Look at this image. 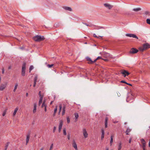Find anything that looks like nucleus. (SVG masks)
<instances>
[{"mask_svg": "<svg viewBox=\"0 0 150 150\" xmlns=\"http://www.w3.org/2000/svg\"><path fill=\"white\" fill-rule=\"evenodd\" d=\"M146 23L149 24H150V19H147L146 20Z\"/></svg>", "mask_w": 150, "mask_h": 150, "instance_id": "obj_38", "label": "nucleus"}, {"mask_svg": "<svg viewBox=\"0 0 150 150\" xmlns=\"http://www.w3.org/2000/svg\"><path fill=\"white\" fill-rule=\"evenodd\" d=\"M11 66H9L8 67V69H11Z\"/></svg>", "mask_w": 150, "mask_h": 150, "instance_id": "obj_61", "label": "nucleus"}, {"mask_svg": "<svg viewBox=\"0 0 150 150\" xmlns=\"http://www.w3.org/2000/svg\"><path fill=\"white\" fill-rule=\"evenodd\" d=\"M104 135L102 134L101 137V139H103L104 138Z\"/></svg>", "mask_w": 150, "mask_h": 150, "instance_id": "obj_54", "label": "nucleus"}, {"mask_svg": "<svg viewBox=\"0 0 150 150\" xmlns=\"http://www.w3.org/2000/svg\"><path fill=\"white\" fill-rule=\"evenodd\" d=\"M110 54L107 52H105L102 54L103 57L106 58H108V57L110 56Z\"/></svg>", "mask_w": 150, "mask_h": 150, "instance_id": "obj_13", "label": "nucleus"}, {"mask_svg": "<svg viewBox=\"0 0 150 150\" xmlns=\"http://www.w3.org/2000/svg\"><path fill=\"white\" fill-rule=\"evenodd\" d=\"M93 36L94 37L97 38H102V37L101 36H97L95 34H93Z\"/></svg>", "mask_w": 150, "mask_h": 150, "instance_id": "obj_30", "label": "nucleus"}, {"mask_svg": "<svg viewBox=\"0 0 150 150\" xmlns=\"http://www.w3.org/2000/svg\"><path fill=\"white\" fill-rule=\"evenodd\" d=\"M97 60H98V59H103V58H102V57H100V56H98V57L97 58H96Z\"/></svg>", "mask_w": 150, "mask_h": 150, "instance_id": "obj_43", "label": "nucleus"}, {"mask_svg": "<svg viewBox=\"0 0 150 150\" xmlns=\"http://www.w3.org/2000/svg\"><path fill=\"white\" fill-rule=\"evenodd\" d=\"M36 108H37V105L36 104L34 103V109L33 110V113H35L36 111Z\"/></svg>", "mask_w": 150, "mask_h": 150, "instance_id": "obj_20", "label": "nucleus"}, {"mask_svg": "<svg viewBox=\"0 0 150 150\" xmlns=\"http://www.w3.org/2000/svg\"><path fill=\"white\" fill-rule=\"evenodd\" d=\"M18 107H17L16 108L15 110H14V112L13 113V117H14L16 114V113L17 112L18 110Z\"/></svg>", "mask_w": 150, "mask_h": 150, "instance_id": "obj_22", "label": "nucleus"}, {"mask_svg": "<svg viewBox=\"0 0 150 150\" xmlns=\"http://www.w3.org/2000/svg\"><path fill=\"white\" fill-rule=\"evenodd\" d=\"M149 48H150V45L148 43H146L143 45L142 47H140L139 50V51L143 52L144 50Z\"/></svg>", "mask_w": 150, "mask_h": 150, "instance_id": "obj_2", "label": "nucleus"}, {"mask_svg": "<svg viewBox=\"0 0 150 150\" xmlns=\"http://www.w3.org/2000/svg\"><path fill=\"white\" fill-rule=\"evenodd\" d=\"M94 26L95 27L94 29H98L100 28H104L102 26H98L95 25H94Z\"/></svg>", "mask_w": 150, "mask_h": 150, "instance_id": "obj_25", "label": "nucleus"}, {"mask_svg": "<svg viewBox=\"0 0 150 150\" xmlns=\"http://www.w3.org/2000/svg\"><path fill=\"white\" fill-rule=\"evenodd\" d=\"M63 134L64 135H66L67 134L66 132V129L65 128H64L63 129Z\"/></svg>", "mask_w": 150, "mask_h": 150, "instance_id": "obj_33", "label": "nucleus"}, {"mask_svg": "<svg viewBox=\"0 0 150 150\" xmlns=\"http://www.w3.org/2000/svg\"><path fill=\"white\" fill-rule=\"evenodd\" d=\"M74 115L75 117L76 118V119L75 120V122H76L77 121V119L79 117V115L77 113H75L74 114Z\"/></svg>", "mask_w": 150, "mask_h": 150, "instance_id": "obj_24", "label": "nucleus"}, {"mask_svg": "<svg viewBox=\"0 0 150 150\" xmlns=\"http://www.w3.org/2000/svg\"><path fill=\"white\" fill-rule=\"evenodd\" d=\"M121 82L122 83H125L126 84L127 83L125 81L122 80L121 81Z\"/></svg>", "mask_w": 150, "mask_h": 150, "instance_id": "obj_49", "label": "nucleus"}, {"mask_svg": "<svg viewBox=\"0 0 150 150\" xmlns=\"http://www.w3.org/2000/svg\"><path fill=\"white\" fill-rule=\"evenodd\" d=\"M142 148H143V150H146L145 149V147H142Z\"/></svg>", "mask_w": 150, "mask_h": 150, "instance_id": "obj_64", "label": "nucleus"}, {"mask_svg": "<svg viewBox=\"0 0 150 150\" xmlns=\"http://www.w3.org/2000/svg\"><path fill=\"white\" fill-rule=\"evenodd\" d=\"M67 138H68V139H69V140L70 139V136H69V134H68V135H67Z\"/></svg>", "mask_w": 150, "mask_h": 150, "instance_id": "obj_57", "label": "nucleus"}, {"mask_svg": "<svg viewBox=\"0 0 150 150\" xmlns=\"http://www.w3.org/2000/svg\"><path fill=\"white\" fill-rule=\"evenodd\" d=\"M126 84H127L129 85L130 86H132V85L130 83H126Z\"/></svg>", "mask_w": 150, "mask_h": 150, "instance_id": "obj_59", "label": "nucleus"}, {"mask_svg": "<svg viewBox=\"0 0 150 150\" xmlns=\"http://www.w3.org/2000/svg\"><path fill=\"white\" fill-rule=\"evenodd\" d=\"M108 118L107 117H106L105 119V127L107 128L108 127Z\"/></svg>", "mask_w": 150, "mask_h": 150, "instance_id": "obj_15", "label": "nucleus"}, {"mask_svg": "<svg viewBox=\"0 0 150 150\" xmlns=\"http://www.w3.org/2000/svg\"><path fill=\"white\" fill-rule=\"evenodd\" d=\"M83 23V24H84V25H86V26H91V25H89L88 24H87V23Z\"/></svg>", "mask_w": 150, "mask_h": 150, "instance_id": "obj_48", "label": "nucleus"}, {"mask_svg": "<svg viewBox=\"0 0 150 150\" xmlns=\"http://www.w3.org/2000/svg\"><path fill=\"white\" fill-rule=\"evenodd\" d=\"M141 10L140 8H135L133 9V10L134 11H139Z\"/></svg>", "mask_w": 150, "mask_h": 150, "instance_id": "obj_29", "label": "nucleus"}, {"mask_svg": "<svg viewBox=\"0 0 150 150\" xmlns=\"http://www.w3.org/2000/svg\"><path fill=\"white\" fill-rule=\"evenodd\" d=\"M56 129V127H54L53 130V132H55Z\"/></svg>", "mask_w": 150, "mask_h": 150, "instance_id": "obj_52", "label": "nucleus"}, {"mask_svg": "<svg viewBox=\"0 0 150 150\" xmlns=\"http://www.w3.org/2000/svg\"><path fill=\"white\" fill-rule=\"evenodd\" d=\"M101 132H102V134L104 135L105 133H104V130L102 129H101Z\"/></svg>", "mask_w": 150, "mask_h": 150, "instance_id": "obj_44", "label": "nucleus"}, {"mask_svg": "<svg viewBox=\"0 0 150 150\" xmlns=\"http://www.w3.org/2000/svg\"><path fill=\"white\" fill-rule=\"evenodd\" d=\"M42 98H40L39 102V103L38 105L39 106H40V105L41 104L42 102Z\"/></svg>", "mask_w": 150, "mask_h": 150, "instance_id": "obj_34", "label": "nucleus"}, {"mask_svg": "<svg viewBox=\"0 0 150 150\" xmlns=\"http://www.w3.org/2000/svg\"><path fill=\"white\" fill-rule=\"evenodd\" d=\"M57 106H56L55 107V108L54 109V114L53 115V116L54 117L57 111Z\"/></svg>", "mask_w": 150, "mask_h": 150, "instance_id": "obj_23", "label": "nucleus"}, {"mask_svg": "<svg viewBox=\"0 0 150 150\" xmlns=\"http://www.w3.org/2000/svg\"><path fill=\"white\" fill-rule=\"evenodd\" d=\"M83 134L85 138H86L88 137V134L85 129H83Z\"/></svg>", "mask_w": 150, "mask_h": 150, "instance_id": "obj_10", "label": "nucleus"}, {"mask_svg": "<svg viewBox=\"0 0 150 150\" xmlns=\"http://www.w3.org/2000/svg\"><path fill=\"white\" fill-rule=\"evenodd\" d=\"M6 110H5L4 112H3L2 113V116H4L6 114Z\"/></svg>", "mask_w": 150, "mask_h": 150, "instance_id": "obj_40", "label": "nucleus"}, {"mask_svg": "<svg viewBox=\"0 0 150 150\" xmlns=\"http://www.w3.org/2000/svg\"><path fill=\"white\" fill-rule=\"evenodd\" d=\"M63 121L62 120H60V121L59 128L62 129L63 125Z\"/></svg>", "mask_w": 150, "mask_h": 150, "instance_id": "obj_21", "label": "nucleus"}, {"mask_svg": "<svg viewBox=\"0 0 150 150\" xmlns=\"http://www.w3.org/2000/svg\"><path fill=\"white\" fill-rule=\"evenodd\" d=\"M142 147H145L146 145V142L143 143Z\"/></svg>", "mask_w": 150, "mask_h": 150, "instance_id": "obj_45", "label": "nucleus"}, {"mask_svg": "<svg viewBox=\"0 0 150 150\" xmlns=\"http://www.w3.org/2000/svg\"><path fill=\"white\" fill-rule=\"evenodd\" d=\"M97 60V59H95L94 61H93L92 64H93V63L96 62Z\"/></svg>", "mask_w": 150, "mask_h": 150, "instance_id": "obj_55", "label": "nucleus"}, {"mask_svg": "<svg viewBox=\"0 0 150 150\" xmlns=\"http://www.w3.org/2000/svg\"><path fill=\"white\" fill-rule=\"evenodd\" d=\"M54 65L53 64H48L47 65V66L49 68H51L52 67H53L54 66Z\"/></svg>", "mask_w": 150, "mask_h": 150, "instance_id": "obj_39", "label": "nucleus"}, {"mask_svg": "<svg viewBox=\"0 0 150 150\" xmlns=\"http://www.w3.org/2000/svg\"><path fill=\"white\" fill-rule=\"evenodd\" d=\"M2 74H4V68H3L2 69Z\"/></svg>", "mask_w": 150, "mask_h": 150, "instance_id": "obj_53", "label": "nucleus"}, {"mask_svg": "<svg viewBox=\"0 0 150 150\" xmlns=\"http://www.w3.org/2000/svg\"><path fill=\"white\" fill-rule=\"evenodd\" d=\"M102 59L103 60H104L105 62H107L108 61V59H104L103 58Z\"/></svg>", "mask_w": 150, "mask_h": 150, "instance_id": "obj_51", "label": "nucleus"}, {"mask_svg": "<svg viewBox=\"0 0 150 150\" xmlns=\"http://www.w3.org/2000/svg\"><path fill=\"white\" fill-rule=\"evenodd\" d=\"M141 142L142 143L145 142L144 140L143 139H141Z\"/></svg>", "mask_w": 150, "mask_h": 150, "instance_id": "obj_47", "label": "nucleus"}, {"mask_svg": "<svg viewBox=\"0 0 150 150\" xmlns=\"http://www.w3.org/2000/svg\"><path fill=\"white\" fill-rule=\"evenodd\" d=\"M113 136L112 135L110 137L111 139H110V146H111L112 145V143L113 142Z\"/></svg>", "mask_w": 150, "mask_h": 150, "instance_id": "obj_28", "label": "nucleus"}, {"mask_svg": "<svg viewBox=\"0 0 150 150\" xmlns=\"http://www.w3.org/2000/svg\"><path fill=\"white\" fill-rule=\"evenodd\" d=\"M120 74H122V76L125 77L126 76H128L130 74V73H129L127 71L123 70L121 71Z\"/></svg>", "mask_w": 150, "mask_h": 150, "instance_id": "obj_4", "label": "nucleus"}, {"mask_svg": "<svg viewBox=\"0 0 150 150\" xmlns=\"http://www.w3.org/2000/svg\"><path fill=\"white\" fill-rule=\"evenodd\" d=\"M65 106H64L62 109V115H64L65 111Z\"/></svg>", "mask_w": 150, "mask_h": 150, "instance_id": "obj_27", "label": "nucleus"}, {"mask_svg": "<svg viewBox=\"0 0 150 150\" xmlns=\"http://www.w3.org/2000/svg\"><path fill=\"white\" fill-rule=\"evenodd\" d=\"M26 64L25 62H23L21 71V75L22 76H24L25 75V71L26 69Z\"/></svg>", "mask_w": 150, "mask_h": 150, "instance_id": "obj_3", "label": "nucleus"}, {"mask_svg": "<svg viewBox=\"0 0 150 150\" xmlns=\"http://www.w3.org/2000/svg\"><path fill=\"white\" fill-rule=\"evenodd\" d=\"M34 41L37 42H40L45 40V38L43 36L37 35L33 37Z\"/></svg>", "mask_w": 150, "mask_h": 150, "instance_id": "obj_1", "label": "nucleus"}, {"mask_svg": "<svg viewBox=\"0 0 150 150\" xmlns=\"http://www.w3.org/2000/svg\"><path fill=\"white\" fill-rule=\"evenodd\" d=\"M34 67L33 66L31 65L30 66L29 68V72H30L33 69Z\"/></svg>", "mask_w": 150, "mask_h": 150, "instance_id": "obj_35", "label": "nucleus"}, {"mask_svg": "<svg viewBox=\"0 0 150 150\" xmlns=\"http://www.w3.org/2000/svg\"><path fill=\"white\" fill-rule=\"evenodd\" d=\"M41 91H40L39 92V93H38V95H39V96H41Z\"/></svg>", "mask_w": 150, "mask_h": 150, "instance_id": "obj_56", "label": "nucleus"}, {"mask_svg": "<svg viewBox=\"0 0 150 150\" xmlns=\"http://www.w3.org/2000/svg\"><path fill=\"white\" fill-rule=\"evenodd\" d=\"M9 144H10V142H7L6 146H5V149H7L8 146Z\"/></svg>", "mask_w": 150, "mask_h": 150, "instance_id": "obj_37", "label": "nucleus"}, {"mask_svg": "<svg viewBox=\"0 0 150 150\" xmlns=\"http://www.w3.org/2000/svg\"><path fill=\"white\" fill-rule=\"evenodd\" d=\"M61 129H62L59 128L58 131L59 132H61Z\"/></svg>", "mask_w": 150, "mask_h": 150, "instance_id": "obj_58", "label": "nucleus"}, {"mask_svg": "<svg viewBox=\"0 0 150 150\" xmlns=\"http://www.w3.org/2000/svg\"><path fill=\"white\" fill-rule=\"evenodd\" d=\"M131 131V129H129L128 127L127 128V129L126 131V134H129L128 133L130 132Z\"/></svg>", "mask_w": 150, "mask_h": 150, "instance_id": "obj_26", "label": "nucleus"}, {"mask_svg": "<svg viewBox=\"0 0 150 150\" xmlns=\"http://www.w3.org/2000/svg\"><path fill=\"white\" fill-rule=\"evenodd\" d=\"M122 148L121 143L120 142L118 146V150H121Z\"/></svg>", "mask_w": 150, "mask_h": 150, "instance_id": "obj_31", "label": "nucleus"}, {"mask_svg": "<svg viewBox=\"0 0 150 150\" xmlns=\"http://www.w3.org/2000/svg\"><path fill=\"white\" fill-rule=\"evenodd\" d=\"M144 17L145 18H147V16H150V12L149 11H145L144 13Z\"/></svg>", "mask_w": 150, "mask_h": 150, "instance_id": "obj_12", "label": "nucleus"}, {"mask_svg": "<svg viewBox=\"0 0 150 150\" xmlns=\"http://www.w3.org/2000/svg\"><path fill=\"white\" fill-rule=\"evenodd\" d=\"M37 76H35L34 78V84H33V87H35L36 84V83L37 82Z\"/></svg>", "mask_w": 150, "mask_h": 150, "instance_id": "obj_18", "label": "nucleus"}, {"mask_svg": "<svg viewBox=\"0 0 150 150\" xmlns=\"http://www.w3.org/2000/svg\"><path fill=\"white\" fill-rule=\"evenodd\" d=\"M104 6L107 8L109 10L111 9L113 7V6L108 3H105L104 4Z\"/></svg>", "mask_w": 150, "mask_h": 150, "instance_id": "obj_7", "label": "nucleus"}, {"mask_svg": "<svg viewBox=\"0 0 150 150\" xmlns=\"http://www.w3.org/2000/svg\"><path fill=\"white\" fill-rule=\"evenodd\" d=\"M138 52V50L137 49L133 48L131 49L129 52V53L130 54H134L137 53Z\"/></svg>", "mask_w": 150, "mask_h": 150, "instance_id": "obj_5", "label": "nucleus"}, {"mask_svg": "<svg viewBox=\"0 0 150 150\" xmlns=\"http://www.w3.org/2000/svg\"><path fill=\"white\" fill-rule=\"evenodd\" d=\"M7 83L5 84H1L0 86V91H3L6 87Z\"/></svg>", "mask_w": 150, "mask_h": 150, "instance_id": "obj_11", "label": "nucleus"}, {"mask_svg": "<svg viewBox=\"0 0 150 150\" xmlns=\"http://www.w3.org/2000/svg\"><path fill=\"white\" fill-rule=\"evenodd\" d=\"M40 97V98H42V99H43V98L44 97V95L43 94H42L40 96H39Z\"/></svg>", "mask_w": 150, "mask_h": 150, "instance_id": "obj_46", "label": "nucleus"}, {"mask_svg": "<svg viewBox=\"0 0 150 150\" xmlns=\"http://www.w3.org/2000/svg\"><path fill=\"white\" fill-rule=\"evenodd\" d=\"M63 8L67 11H72V10L71 8L67 6H64L63 7Z\"/></svg>", "mask_w": 150, "mask_h": 150, "instance_id": "obj_14", "label": "nucleus"}, {"mask_svg": "<svg viewBox=\"0 0 150 150\" xmlns=\"http://www.w3.org/2000/svg\"><path fill=\"white\" fill-rule=\"evenodd\" d=\"M45 102H46L45 100H43L42 103V108H43L44 107L45 111V112H46L47 111V105L45 104Z\"/></svg>", "mask_w": 150, "mask_h": 150, "instance_id": "obj_8", "label": "nucleus"}, {"mask_svg": "<svg viewBox=\"0 0 150 150\" xmlns=\"http://www.w3.org/2000/svg\"><path fill=\"white\" fill-rule=\"evenodd\" d=\"M37 76H35L34 78V84H33V87H35L36 84V83L37 82Z\"/></svg>", "mask_w": 150, "mask_h": 150, "instance_id": "obj_19", "label": "nucleus"}, {"mask_svg": "<svg viewBox=\"0 0 150 150\" xmlns=\"http://www.w3.org/2000/svg\"><path fill=\"white\" fill-rule=\"evenodd\" d=\"M30 138V134H28L26 136V144L27 145L28 143Z\"/></svg>", "mask_w": 150, "mask_h": 150, "instance_id": "obj_17", "label": "nucleus"}, {"mask_svg": "<svg viewBox=\"0 0 150 150\" xmlns=\"http://www.w3.org/2000/svg\"><path fill=\"white\" fill-rule=\"evenodd\" d=\"M105 150H109V148H108V147H106V149H105Z\"/></svg>", "mask_w": 150, "mask_h": 150, "instance_id": "obj_63", "label": "nucleus"}, {"mask_svg": "<svg viewBox=\"0 0 150 150\" xmlns=\"http://www.w3.org/2000/svg\"><path fill=\"white\" fill-rule=\"evenodd\" d=\"M67 122L68 123H69L70 122V119L69 117H67Z\"/></svg>", "mask_w": 150, "mask_h": 150, "instance_id": "obj_42", "label": "nucleus"}, {"mask_svg": "<svg viewBox=\"0 0 150 150\" xmlns=\"http://www.w3.org/2000/svg\"><path fill=\"white\" fill-rule=\"evenodd\" d=\"M72 146L76 150H78L77 144L74 140L73 141Z\"/></svg>", "mask_w": 150, "mask_h": 150, "instance_id": "obj_9", "label": "nucleus"}, {"mask_svg": "<svg viewBox=\"0 0 150 150\" xmlns=\"http://www.w3.org/2000/svg\"><path fill=\"white\" fill-rule=\"evenodd\" d=\"M149 147H150V139L149 140Z\"/></svg>", "mask_w": 150, "mask_h": 150, "instance_id": "obj_60", "label": "nucleus"}, {"mask_svg": "<svg viewBox=\"0 0 150 150\" xmlns=\"http://www.w3.org/2000/svg\"><path fill=\"white\" fill-rule=\"evenodd\" d=\"M53 146V144H52L51 145V146H50V150H52Z\"/></svg>", "mask_w": 150, "mask_h": 150, "instance_id": "obj_41", "label": "nucleus"}, {"mask_svg": "<svg viewBox=\"0 0 150 150\" xmlns=\"http://www.w3.org/2000/svg\"><path fill=\"white\" fill-rule=\"evenodd\" d=\"M59 114L60 113V112H61V111L62 110V106L61 105H59Z\"/></svg>", "mask_w": 150, "mask_h": 150, "instance_id": "obj_36", "label": "nucleus"}, {"mask_svg": "<svg viewBox=\"0 0 150 150\" xmlns=\"http://www.w3.org/2000/svg\"><path fill=\"white\" fill-rule=\"evenodd\" d=\"M117 122H118V121H114V122H113L114 123H117Z\"/></svg>", "mask_w": 150, "mask_h": 150, "instance_id": "obj_62", "label": "nucleus"}, {"mask_svg": "<svg viewBox=\"0 0 150 150\" xmlns=\"http://www.w3.org/2000/svg\"><path fill=\"white\" fill-rule=\"evenodd\" d=\"M132 139V138H129V143H131Z\"/></svg>", "mask_w": 150, "mask_h": 150, "instance_id": "obj_50", "label": "nucleus"}, {"mask_svg": "<svg viewBox=\"0 0 150 150\" xmlns=\"http://www.w3.org/2000/svg\"><path fill=\"white\" fill-rule=\"evenodd\" d=\"M18 86V84L17 83H16L15 85V87H14V88L13 89V91L14 92H15L16 91V89H17V86Z\"/></svg>", "mask_w": 150, "mask_h": 150, "instance_id": "obj_32", "label": "nucleus"}, {"mask_svg": "<svg viewBox=\"0 0 150 150\" xmlns=\"http://www.w3.org/2000/svg\"><path fill=\"white\" fill-rule=\"evenodd\" d=\"M126 36L127 37L135 38L137 39H138V37L136 35L133 34H126Z\"/></svg>", "mask_w": 150, "mask_h": 150, "instance_id": "obj_6", "label": "nucleus"}, {"mask_svg": "<svg viewBox=\"0 0 150 150\" xmlns=\"http://www.w3.org/2000/svg\"><path fill=\"white\" fill-rule=\"evenodd\" d=\"M86 59L87 61L90 62H88V64H92L93 61L89 57H87L86 58Z\"/></svg>", "mask_w": 150, "mask_h": 150, "instance_id": "obj_16", "label": "nucleus"}]
</instances>
